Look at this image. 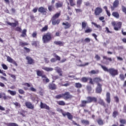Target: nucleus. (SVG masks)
Masks as SVG:
<instances>
[{"instance_id":"1","label":"nucleus","mask_w":126,"mask_h":126,"mask_svg":"<svg viewBox=\"0 0 126 126\" xmlns=\"http://www.w3.org/2000/svg\"><path fill=\"white\" fill-rule=\"evenodd\" d=\"M54 36L52 33L47 32L42 35V42L43 44H47L52 41Z\"/></svg>"},{"instance_id":"2","label":"nucleus","mask_w":126,"mask_h":126,"mask_svg":"<svg viewBox=\"0 0 126 126\" xmlns=\"http://www.w3.org/2000/svg\"><path fill=\"white\" fill-rule=\"evenodd\" d=\"M61 16V12H57L54 14L51 19L52 25H59L61 22V20L59 18Z\"/></svg>"},{"instance_id":"3","label":"nucleus","mask_w":126,"mask_h":126,"mask_svg":"<svg viewBox=\"0 0 126 126\" xmlns=\"http://www.w3.org/2000/svg\"><path fill=\"white\" fill-rule=\"evenodd\" d=\"M57 111L61 112L63 116L65 117L66 116H67V118L68 119V120H70V121L72 120V119H73V116H72L71 114H70V113L68 112H64V111H63V110L62 109H59L58 110H57Z\"/></svg>"},{"instance_id":"4","label":"nucleus","mask_w":126,"mask_h":126,"mask_svg":"<svg viewBox=\"0 0 126 126\" xmlns=\"http://www.w3.org/2000/svg\"><path fill=\"white\" fill-rule=\"evenodd\" d=\"M110 74L111 75L112 77H115L116 75H118L119 74V73L118 72V70L115 69L114 68H109V72Z\"/></svg>"},{"instance_id":"5","label":"nucleus","mask_w":126,"mask_h":126,"mask_svg":"<svg viewBox=\"0 0 126 126\" xmlns=\"http://www.w3.org/2000/svg\"><path fill=\"white\" fill-rule=\"evenodd\" d=\"M14 23H10L9 21H5V23L6 24H7V25H9V26H11V27H13V28H14L16 27V26H18L19 25V23L18 22V21H14Z\"/></svg>"},{"instance_id":"6","label":"nucleus","mask_w":126,"mask_h":126,"mask_svg":"<svg viewBox=\"0 0 126 126\" xmlns=\"http://www.w3.org/2000/svg\"><path fill=\"white\" fill-rule=\"evenodd\" d=\"M38 12L41 13L42 15H47V11L48 9L44 7H40L38 9Z\"/></svg>"},{"instance_id":"7","label":"nucleus","mask_w":126,"mask_h":126,"mask_svg":"<svg viewBox=\"0 0 126 126\" xmlns=\"http://www.w3.org/2000/svg\"><path fill=\"white\" fill-rule=\"evenodd\" d=\"M55 81H52L51 83H50L48 85V88L50 90H56L57 89V85L54 83Z\"/></svg>"},{"instance_id":"8","label":"nucleus","mask_w":126,"mask_h":126,"mask_svg":"<svg viewBox=\"0 0 126 126\" xmlns=\"http://www.w3.org/2000/svg\"><path fill=\"white\" fill-rule=\"evenodd\" d=\"M63 95L64 100H67L68 99H71V98H72V95H71L70 93L68 92H66L64 94H63Z\"/></svg>"},{"instance_id":"9","label":"nucleus","mask_w":126,"mask_h":126,"mask_svg":"<svg viewBox=\"0 0 126 126\" xmlns=\"http://www.w3.org/2000/svg\"><path fill=\"white\" fill-rule=\"evenodd\" d=\"M25 106L28 108V109H30L31 110H34V105L32 104V103L30 101H26L25 102Z\"/></svg>"},{"instance_id":"10","label":"nucleus","mask_w":126,"mask_h":126,"mask_svg":"<svg viewBox=\"0 0 126 126\" xmlns=\"http://www.w3.org/2000/svg\"><path fill=\"white\" fill-rule=\"evenodd\" d=\"M26 60H27L28 64H34L35 63V60L30 56H27Z\"/></svg>"},{"instance_id":"11","label":"nucleus","mask_w":126,"mask_h":126,"mask_svg":"<svg viewBox=\"0 0 126 126\" xmlns=\"http://www.w3.org/2000/svg\"><path fill=\"white\" fill-rule=\"evenodd\" d=\"M87 99L88 103H92V102L96 103L97 102V98L95 97L89 96L87 97Z\"/></svg>"},{"instance_id":"12","label":"nucleus","mask_w":126,"mask_h":126,"mask_svg":"<svg viewBox=\"0 0 126 126\" xmlns=\"http://www.w3.org/2000/svg\"><path fill=\"white\" fill-rule=\"evenodd\" d=\"M102 84L100 83H97V86L96 88L95 92L98 94H101L102 92Z\"/></svg>"},{"instance_id":"13","label":"nucleus","mask_w":126,"mask_h":126,"mask_svg":"<svg viewBox=\"0 0 126 126\" xmlns=\"http://www.w3.org/2000/svg\"><path fill=\"white\" fill-rule=\"evenodd\" d=\"M40 107L41 109H45L50 111V106L45 103H43L42 101L40 102Z\"/></svg>"},{"instance_id":"14","label":"nucleus","mask_w":126,"mask_h":126,"mask_svg":"<svg viewBox=\"0 0 126 126\" xmlns=\"http://www.w3.org/2000/svg\"><path fill=\"white\" fill-rule=\"evenodd\" d=\"M103 9L100 7H96L94 10V14L95 15H100L102 13Z\"/></svg>"},{"instance_id":"15","label":"nucleus","mask_w":126,"mask_h":126,"mask_svg":"<svg viewBox=\"0 0 126 126\" xmlns=\"http://www.w3.org/2000/svg\"><path fill=\"white\" fill-rule=\"evenodd\" d=\"M7 57V61L8 62V63H13V64H15L16 66H17V63L13 60L9 56H6Z\"/></svg>"},{"instance_id":"16","label":"nucleus","mask_w":126,"mask_h":126,"mask_svg":"<svg viewBox=\"0 0 126 126\" xmlns=\"http://www.w3.org/2000/svg\"><path fill=\"white\" fill-rule=\"evenodd\" d=\"M121 28L122 22H119L116 24V26L114 28V29L115 30V31H119V29H121Z\"/></svg>"},{"instance_id":"17","label":"nucleus","mask_w":126,"mask_h":126,"mask_svg":"<svg viewBox=\"0 0 126 126\" xmlns=\"http://www.w3.org/2000/svg\"><path fill=\"white\" fill-rule=\"evenodd\" d=\"M105 101H106L108 104H110V103H111V94L109 92L106 93V98Z\"/></svg>"},{"instance_id":"18","label":"nucleus","mask_w":126,"mask_h":126,"mask_svg":"<svg viewBox=\"0 0 126 126\" xmlns=\"http://www.w3.org/2000/svg\"><path fill=\"white\" fill-rule=\"evenodd\" d=\"M42 78V81L43 83L46 82V83H49L50 82V79L47 77V76L45 74H43V76L41 77Z\"/></svg>"},{"instance_id":"19","label":"nucleus","mask_w":126,"mask_h":126,"mask_svg":"<svg viewBox=\"0 0 126 126\" xmlns=\"http://www.w3.org/2000/svg\"><path fill=\"white\" fill-rule=\"evenodd\" d=\"M62 25L65 26L64 27V29H68L71 27V24L67 22H66L65 23L63 22Z\"/></svg>"},{"instance_id":"20","label":"nucleus","mask_w":126,"mask_h":126,"mask_svg":"<svg viewBox=\"0 0 126 126\" xmlns=\"http://www.w3.org/2000/svg\"><path fill=\"white\" fill-rule=\"evenodd\" d=\"M63 3L60 1H59L58 2L55 3L56 8H60L61 7H63Z\"/></svg>"},{"instance_id":"21","label":"nucleus","mask_w":126,"mask_h":126,"mask_svg":"<svg viewBox=\"0 0 126 126\" xmlns=\"http://www.w3.org/2000/svg\"><path fill=\"white\" fill-rule=\"evenodd\" d=\"M98 103L101 106H103L104 108H106V104H105V101H104V100L101 98H99V101Z\"/></svg>"},{"instance_id":"22","label":"nucleus","mask_w":126,"mask_h":126,"mask_svg":"<svg viewBox=\"0 0 126 126\" xmlns=\"http://www.w3.org/2000/svg\"><path fill=\"white\" fill-rule=\"evenodd\" d=\"M43 73H44V71L43 70H36V74L37 76H41V77H43V76H44V74H43Z\"/></svg>"},{"instance_id":"23","label":"nucleus","mask_w":126,"mask_h":126,"mask_svg":"<svg viewBox=\"0 0 126 126\" xmlns=\"http://www.w3.org/2000/svg\"><path fill=\"white\" fill-rule=\"evenodd\" d=\"M88 100H82L81 104L80 105V107H85L86 106V104H88Z\"/></svg>"},{"instance_id":"24","label":"nucleus","mask_w":126,"mask_h":126,"mask_svg":"<svg viewBox=\"0 0 126 126\" xmlns=\"http://www.w3.org/2000/svg\"><path fill=\"white\" fill-rule=\"evenodd\" d=\"M29 45V44L27 42H24L22 41H20L19 42V46H20V47H25V46H28Z\"/></svg>"},{"instance_id":"25","label":"nucleus","mask_w":126,"mask_h":126,"mask_svg":"<svg viewBox=\"0 0 126 126\" xmlns=\"http://www.w3.org/2000/svg\"><path fill=\"white\" fill-rule=\"evenodd\" d=\"M94 81L97 83V84L98 85V83H99V82H102V79L98 77H96L94 79Z\"/></svg>"},{"instance_id":"26","label":"nucleus","mask_w":126,"mask_h":126,"mask_svg":"<svg viewBox=\"0 0 126 126\" xmlns=\"http://www.w3.org/2000/svg\"><path fill=\"white\" fill-rule=\"evenodd\" d=\"M48 29H49V27L48 25H45L41 30H40V31L41 32H46L48 31Z\"/></svg>"},{"instance_id":"27","label":"nucleus","mask_w":126,"mask_h":126,"mask_svg":"<svg viewBox=\"0 0 126 126\" xmlns=\"http://www.w3.org/2000/svg\"><path fill=\"white\" fill-rule=\"evenodd\" d=\"M42 69H44V70H45L46 71H53V70H54V68L48 67H43Z\"/></svg>"},{"instance_id":"28","label":"nucleus","mask_w":126,"mask_h":126,"mask_svg":"<svg viewBox=\"0 0 126 126\" xmlns=\"http://www.w3.org/2000/svg\"><path fill=\"white\" fill-rule=\"evenodd\" d=\"M99 65H100L101 67V68H102V69H103V70L104 71L109 72V69H108V68L107 67H106V66H103V65H102L101 64H99Z\"/></svg>"},{"instance_id":"29","label":"nucleus","mask_w":126,"mask_h":126,"mask_svg":"<svg viewBox=\"0 0 126 126\" xmlns=\"http://www.w3.org/2000/svg\"><path fill=\"white\" fill-rule=\"evenodd\" d=\"M54 43L55 44V45H57L58 46H63V42L61 41H55L54 42Z\"/></svg>"},{"instance_id":"30","label":"nucleus","mask_w":126,"mask_h":126,"mask_svg":"<svg viewBox=\"0 0 126 126\" xmlns=\"http://www.w3.org/2000/svg\"><path fill=\"white\" fill-rule=\"evenodd\" d=\"M112 15L115 17V18H120V14H119L118 12H113L112 13Z\"/></svg>"},{"instance_id":"31","label":"nucleus","mask_w":126,"mask_h":126,"mask_svg":"<svg viewBox=\"0 0 126 126\" xmlns=\"http://www.w3.org/2000/svg\"><path fill=\"white\" fill-rule=\"evenodd\" d=\"M5 125L7 126H18V124L15 123H5Z\"/></svg>"},{"instance_id":"32","label":"nucleus","mask_w":126,"mask_h":126,"mask_svg":"<svg viewBox=\"0 0 126 126\" xmlns=\"http://www.w3.org/2000/svg\"><path fill=\"white\" fill-rule=\"evenodd\" d=\"M87 25H88L87 22H85V21H84L82 23V29H86Z\"/></svg>"},{"instance_id":"33","label":"nucleus","mask_w":126,"mask_h":126,"mask_svg":"<svg viewBox=\"0 0 126 126\" xmlns=\"http://www.w3.org/2000/svg\"><path fill=\"white\" fill-rule=\"evenodd\" d=\"M96 122L99 126H103L104 125V121L101 119L97 120Z\"/></svg>"},{"instance_id":"34","label":"nucleus","mask_w":126,"mask_h":126,"mask_svg":"<svg viewBox=\"0 0 126 126\" xmlns=\"http://www.w3.org/2000/svg\"><path fill=\"white\" fill-rule=\"evenodd\" d=\"M67 83H64V81H62V86H64L65 87H67V86H69L70 85V84L68 83V81H66Z\"/></svg>"},{"instance_id":"35","label":"nucleus","mask_w":126,"mask_h":126,"mask_svg":"<svg viewBox=\"0 0 126 126\" xmlns=\"http://www.w3.org/2000/svg\"><path fill=\"white\" fill-rule=\"evenodd\" d=\"M8 93L10 94L12 96H14L16 95V91H11L10 90H8Z\"/></svg>"},{"instance_id":"36","label":"nucleus","mask_w":126,"mask_h":126,"mask_svg":"<svg viewBox=\"0 0 126 126\" xmlns=\"http://www.w3.org/2000/svg\"><path fill=\"white\" fill-rule=\"evenodd\" d=\"M26 32H27V30H26L25 29H24L22 32V34H21V37H26V36H27V34L26 33Z\"/></svg>"},{"instance_id":"37","label":"nucleus","mask_w":126,"mask_h":126,"mask_svg":"<svg viewBox=\"0 0 126 126\" xmlns=\"http://www.w3.org/2000/svg\"><path fill=\"white\" fill-rule=\"evenodd\" d=\"M53 56L54 57L55 59V60L57 61H61V57L59 56L58 55H57V54L56 53H54L53 54Z\"/></svg>"},{"instance_id":"38","label":"nucleus","mask_w":126,"mask_h":126,"mask_svg":"<svg viewBox=\"0 0 126 126\" xmlns=\"http://www.w3.org/2000/svg\"><path fill=\"white\" fill-rule=\"evenodd\" d=\"M81 122L82 124H83L84 125H86V126H89V121L88 120H81Z\"/></svg>"},{"instance_id":"39","label":"nucleus","mask_w":126,"mask_h":126,"mask_svg":"<svg viewBox=\"0 0 126 126\" xmlns=\"http://www.w3.org/2000/svg\"><path fill=\"white\" fill-rule=\"evenodd\" d=\"M57 104L59 105L60 106H65V102L63 101V100H60L59 101L57 102Z\"/></svg>"},{"instance_id":"40","label":"nucleus","mask_w":126,"mask_h":126,"mask_svg":"<svg viewBox=\"0 0 126 126\" xmlns=\"http://www.w3.org/2000/svg\"><path fill=\"white\" fill-rule=\"evenodd\" d=\"M92 31V29L87 27V29L85 31V33H91V32Z\"/></svg>"},{"instance_id":"41","label":"nucleus","mask_w":126,"mask_h":126,"mask_svg":"<svg viewBox=\"0 0 126 126\" xmlns=\"http://www.w3.org/2000/svg\"><path fill=\"white\" fill-rule=\"evenodd\" d=\"M118 5H119V1L116 0L113 3V6L114 7H118Z\"/></svg>"},{"instance_id":"42","label":"nucleus","mask_w":126,"mask_h":126,"mask_svg":"<svg viewBox=\"0 0 126 126\" xmlns=\"http://www.w3.org/2000/svg\"><path fill=\"white\" fill-rule=\"evenodd\" d=\"M81 80L83 82H87L89 80V78L84 77L81 79Z\"/></svg>"},{"instance_id":"43","label":"nucleus","mask_w":126,"mask_h":126,"mask_svg":"<svg viewBox=\"0 0 126 126\" xmlns=\"http://www.w3.org/2000/svg\"><path fill=\"white\" fill-rule=\"evenodd\" d=\"M55 98L56 99H61V98H63V94L56 95Z\"/></svg>"},{"instance_id":"44","label":"nucleus","mask_w":126,"mask_h":126,"mask_svg":"<svg viewBox=\"0 0 126 126\" xmlns=\"http://www.w3.org/2000/svg\"><path fill=\"white\" fill-rule=\"evenodd\" d=\"M119 115V112L118 111H114L113 113V117L114 118H117V116Z\"/></svg>"},{"instance_id":"45","label":"nucleus","mask_w":126,"mask_h":126,"mask_svg":"<svg viewBox=\"0 0 126 126\" xmlns=\"http://www.w3.org/2000/svg\"><path fill=\"white\" fill-rule=\"evenodd\" d=\"M92 24H93V25H94V26L95 27H96V28H99L101 29V26H100V25H97V24L94 23V22H92Z\"/></svg>"},{"instance_id":"46","label":"nucleus","mask_w":126,"mask_h":126,"mask_svg":"<svg viewBox=\"0 0 126 126\" xmlns=\"http://www.w3.org/2000/svg\"><path fill=\"white\" fill-rule=\"evenodd\" d=\"M24 49L25 50V52L27 53H30L31 50L26 47H24Z\"/></svg>"},{"instance_id":"47","label":"nucleus","mask_w":126,"mask_h":126,"mask_svg":"<svg viewBox=\"0 0 126 126\" xmlns=\"http://www.w3.org/2000/svg\"><path fill=\"white\" fill-rule=\"evenodd\" d=\"M120 122L122 125H126V119H120Z\"/></svg>"},{"instance_id":"48","label":"nucleus","mask_w":126,"mask_h":126,"mask_svg":"<svg viewBox=\"0 0 126 126\" xmlns=\"http://www.w3.org/2000/svg\"><path fill=\"white\" fill-rule=\"evenodd\" d=\"M53 9H54V4L48 6V10H49V11H52Z\"/></svg>"},{"instance_id":"49","label":"nucleus","mask_w":126,"mask_h":126,"mask_svg":"<svg viewBox=\"0 0 126 126\" xmlns=\"http://www.w3.org/2000/svg\"><path fill=\"white\" fill-rule=\"evenodd\" d=\"M59 78H60V77L59 76V75H55V76H52V79L54 81L55 80H57V79H59Z\"/></svg>"},{"instance_id":"50","label":"nucleus","mask_w":126,"mask_h":126,"mask_svg":"<svg viewBox=\"0 0 126 126\" xmlns=\"http://www.w3.org/2000/svg\"><path fill=\"white\" fill-rule=\"evenodd\" d=\"M68 1L70 2V4L71 6H73L75 5V3L74 2H73V0H68Z\"/></svg>"},{"instance_id":"51","label":"nucleus","mask_w":126,"mask_h":126,"mask_svg":"<svg viewBox=\"0 0 126 126\" xmlns=\"http://www.w3.org/2000/svg\"><path fill=\"white\" fill-rule=\"evenodd\" d=\"M87 88L88 93H91V91H92V87H91V86H87Z\"/></svg>"},{"instance_id":"52","label":"nucleus","mask_w":126,"mask_h":126,"mask_svg":"<svg viewBox=\"0 0 126 126\" xmlns=\"http://www.w3.org/2000/svg\"><path fill=\"white\" fill-rule=\"evenodd\" d=\"M18 92L19 94H25V92L22 89H19Z\"/></svg>"},{"instance_id":"53","label":"nucleus","mask_w":126,"mask_h":126,"mask_svg":"<svg viewBox=\"0 0 126 126\" xmlns=\"http://www.w3.org/2000/svg\"><path fill=\"white\" fill-rule=\"evenodd\" d=\"M103 59L104 60H108L109 62H112V60L111 58H108L107 56H103Z\"/></svg>"},{"instance_id":"54","label":"nucleus","mask_w":126,"mask_h":126,"mask_svg":"<svg viewBox=\"0 0 126 126\" xmlns=\"http://www.w3.org/2000/svg\"><path fill=\"white\" fill-rule=\"evenodd\" d=\"M37 43H38V41H34L32 43V46H34V47H37V46H38L37 44Z\"/></svg>"},{"instance_id":"55","label":"nucleus","mask_w":126,"mask_h":126,"mask_svg":"<svg viewBox=\"0 0 126 126\" xmlns=\"http://www.w3.org/2000/svg\"><path fill=\"white\" fill-rule=\"evenodd\" d=\"M32 37L33 38H37V32H33L32 34Z\"/></svg>"},{"instance_id":"56","label":"nucleus","mask_w":126,"mask_h":126,"mask_svg":"<svg viewBox=\"0 0 126 126\" xmlns=\"http://www.w3.org/2000/svg\"><path fill=\"white\" fill-rule=\"evenodd\" d=\"M120 78L121 79V80H122L123 81H124V80H125V75H124V74H120Z\"/></svg>"},{"instance_id":"57","label":"nucleus","mask_w":126,"mask_h":126,"mask_svg":"<svg viewBox=\"0 0 126 126\" xmlns=\"http://www.w3.org/2000/svg\"><path fill=\"white\" fill-rule=\"evenodd\" d=\"M15 31H17L18 32H21V28L19 27H17L15 29Z\"/></svg>"},{"instance_id":"58","label":"nucleus","mask_w":126,"mask_h":126,"mask_svg":"<svg viewBox=\"0 0 126 126\" xmlns=\"http://www.w3.org/2000/svg\"><path fill=\"white\" fill-rule=\"evenodd\" d=\"M90 41H91V39H90V38H86L84 39V42L86 43H90Z\"/></svg>"},{"instance_id":"59","label":"nucleus","mask_w":126,"mask_h":126,"mask_svg":"<svg viewBox=\"0 0 126 126\" xmlns=\"http://www.w3.org/2000/svg\"><path fill=\"white\" fill-rule=\"evenodd\" d=\"M91 73H92V74H96L97 73H99V71H95V70H93L91 71Z\"/></svg>"},{"instance_id":"60","label":"nucleus","mask_w":126,"mask_h":126,"mask_svg":"<svg viewBox=\"0 0 126 126\" xmlns=\"http://www.w3.org/2000/svg\"><path fill=\"white\" fill-rule=\"evenodd\" d=\"M3 98L4 99V100H7V99H8V96H6V95L5 94V93H3Z\"/></svg>"},{"instance_id":"61","label":"nucleus","mask_w":126,"mask_h":126,"mask_svg":"<svg viewBox=\"0 0 126 126\" xmlns=\"http://www.w3.org/2000/svg\"><path fill=\"white\" fill-rule=\"evenodd\" d=\"M30 90L32 91V92H36V91H37V90L33 87H31Z\"/></svg>"},{"instance_id":"62","label":"nucleus","mask_w":126,"mask_h":126,"mask_svg":"<svg viewBox=\"0 0 126 126\" xmlns=\"http://www.w3.org/2000/svg\"><path fill=\"white\" fill-rule=\"evenodd\" d=\"M1 66L2 67V68H3L5 70L7 69L8 68L7 67V66L5 65V64H2L1 65Z\"/></svg>"},{"instance_id":"63","label":"nucleus","mask_w":126,"mask_h":126,"mask_svg":"<svg viewBox=\"0 0 126 126\" xmlns=\"http://www.w3.org/2000/svg\"><path fill=\"white\" fill-rule=\"evenodd\" d=\"M23 85L27 86V87H31V85L29 83H25L24 84H23Z\"/></svg>"},{"instance_id":"64","label":"nucleus","mask_w":126,"mask_h":126,"mask_svg":"<svg viewBox=\"0 0 126 126\" xmlns=\"http://www.w3.org/2000/svg\"><path fill=\"white\" fill-rule=\"evenodd\" d=\"M114 99H115V101L116 102V103H119V97L118 96H115Z\"/></svg>"}]
</instances>
